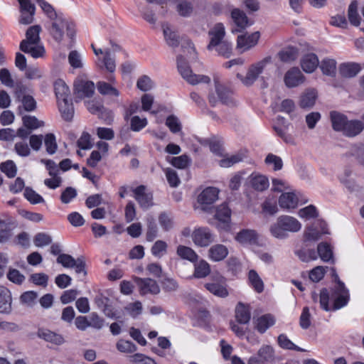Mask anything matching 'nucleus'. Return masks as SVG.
Here are the masks:
<instances>
[{
    "instance_id": "nucleus-15",
    "label": "nucleus",
    "mask_w": 364,
    "mask_h": 364,
    "mask_svg": "<svg viewBox=\"0 0 364 364\" xmlns=\"http://www.w3.org/2000/svg\"><path fill=\"white\" fill-rule=\"evenodd\" d=\"M305 76L296 67L288 70L284 76V82L288 88L296 87L305 82Z\"/></svg>"
},
{
    "instance_id": "nucleus-6",
    "label": "nucleus",
    "mask_w": 364,
    "mask_h": 364,
    "mask_svg": "<svg viewBox=\"0 0 364 364\" xmlns=\"http://www.w3.org/2000/svg\"><path fill=\"white\" fill-rule=\"evenodd\" d=\"M177 65L182 77L191 85H195L199 83L208 84L210 82V78L207 75L193 73L187 62L181 55L177 57Z\"/></svg>"
},
{
    "instance_id": "nucleus-21",
    "label": "nucleus",
    "mask_w": 364,
    "mask_h": 364,
    "mask_svg": "<svg viewBox=\"0 0 364 364\" xmlns=\"http://www.w3.org/2000/svg\"><path fill=\"white\" fill-rule=\"evenodd\" d=\"M276 323L274 316L270 314H264L254 320L255 328L259 333H264Z\"/></svg>"
},
{
    "instance_id": "nucleus-24",
    "label": "nucleus",
    "mask_w": 364,
    "mask_h": 364,
    "mask_svg": "<svg viewBox=\"0 0 364 364\" xmlns=\"http://www.w3.org/2000/svg\"><path fill=\"white\" fill-rule=\"evenodd\" d=\"M248 182L251 187L257 191L266 190L269 185V180L265 176L255 173L249 176Z\"/></svg>"
},
{
    "instance_id": "nucleus-31",
    "label": "nucleus",
    "mask_w": 364,
    "mask_h": 364,
    "mask_svg": "<svg viewBox=\"0 0 364 364\" xmlns=\"http://www.w3.org/2000/svg\"><path fill=\"white\" fill-rule=\"evenodd\" d=\"M228 255V248L221 244L215 245L208 250L209 258L215 262H219L224 259Z\"/></svg>"
},
{
    "instance_id": "nucleus-3",
    "label": "nucleus",
    "mask_w": 364,
    "mask_h": 364,
    "mask_svg": "<svg viewBox=\"0 0 364 364\" xmlns=\"http://www.w3.org/2000/svg\"><path fill=\"white\" fill-rule=\"evenodd\" d=\"M52 21L49 32L53 39L60 43L63 41L65 30L67 31V36L73 38L75 36V31L74 25L72 22L65 18L62 15L55 16L50 19Z\"/></svg>"
},
{
    "instance_id": "nucleus-63",
    "label": "nucleus",
    "mask_w": 364,
    "mask_h": 364,
    "mask_svg": "<svg viewBox=\"0 0 364 364\" xmlns=\"http://www.w3.org/2000/svg\"><path fill=\"white\" fill-rule=\"evenodd\" d=\"M165 174L170 186L177 187L180 184L181 181L175 170L168 168L165 170Z\"/></svg>"
},
{
    "instance_id": "nucleus-33",
    "label": "nucleus",
    "mask_w": 364,
    "mask_h": 364,
    "mask_svg": "<svg viewBox=\"0 0 364 364\" xmlns=\"http://www.w3.org/2000/svg\"><path fill=\"white\" fill-rule=\"evenodd\" d=\"M37 336L46 341L50 342L56 345H60L64 342V339L60 335L57 334L48 329H38Z\"/></svg>"
},
{
    "instance_id": "nucleus-4",
    "label": "nucleus",
    "mask_w": 364,
    "mask_h": 364,
    "mask_svg": "<svg viewBox=\"0 0 364 364\" xmlns=\"http://www.w3.org/2000/svg\"><path fill=\"white\" fill-rule=\"evenodd\" d=\"M92 48L95 54L97 56L96 60V65L100 70H106L107 72L112 74L116 69L115 58L113 54L114 52L120 49L117 45L112 46V49L106 48L102 50L101 48H96L94 45Z\"/></svg>"
},
{
    "instance_id": "nucleus-50",
    "label": "nucleus",
    "mask_w": 364,
    "mask_h": 364,
    "mask_svg": "<svg viewBox=\"0 0 364 364\" xmlns=\"http://www.w3.org/2000/svg\"><path fill=\"white\" fill-rule=\"evenodd\" d=\"M23 195L31 204L44 203L43 198L30 187H26L25 188Z\"/></svg>"
},
{
    "instance_id": "nucleus-23",
    "label": "nucleus",
    "mask_w": 364,
    "mask_h": 364,
    "mask_svg": "<svg viewBox=\"0 0 364 364\" xmlns=\"http://www.w3.org/2000/svg\"><path fill=\"white\" fill-rule=\"evenodd\" d=\"M317 92L315 89H306L300 96L299 106L302 109H310L316 102Z\"/></svg>"
},
{
    "instance_id": "nucleus-14",
    "label": "nucleus",
    "mask_w": 364,
    "mask_h": 364,
    "mask_svg": "<svg viewBox=\"0 0 364 364\" xmlns=\"http://www.w3.org/2000/svg\"><path fill=\"white\" fill-rule=\"evenodd\" d=\"M274 360V351L269 345L262 346L258 350L257 355L250 358L247 364H264Z\"/></svg>"
},
{
    "instance_id": "nucleus-58",
    "label": "nucleus",
    "mask_w": 364,
    "mask_h": 364,
    "mask_svg": "<svg viewBox=\"0 0 364 364\" xmlns=\"http://www.w3.org/2000/svg\"><path fill=\"white\" fill-rule=\"evenodd\" d=\"M68 62L70 66L75 69L82 68L83 63L81 55L77 50H72L68 55Z\"/></svg>"
},
{
    "instance_id": "nucleus-55",
    "label": "nucleus",
    "mask_w": 364,
    "mask_h": 364,
    "mask_svg": "<svg viewBox=\"0 0 364 364\" xmlns=\"http://www.w3.org/2000/svg\"><path fill=\"white\" fill-rule=\"evenodd\" d=\"M278 343L281 348L284 349L294 350L296 351L303 350L301 348L296 346L292 341H291L284 334H281L278 336Z\"/></svg>"
},
{
    "instance_id": "nucleus-47",
    "label": "nucleus",
    "mask_w": 364,
    "mask_h": 364,
    "mask_svg": "<svg viewBox=\"0 0 364 364\" xmlns=\"http://www.w3.org/2000/svg\"><path fill=\"white\" fill-rule=\"evenodd\" d=\"M298 215L305 220L316 218L318 215L317 208L314 205H309L305 208L300 209Z\"/></svg>"
},
{
    "instance_id": "nucleus-40",
    "label": "nucleus",
    "mask_w": 364,
    "mask_h": 364,
    "mask_svg": "<svg viewBox=\"0 0 364 364\" xmlns=\"http://www.w3.org/2000/svg\"><path fill=\"white\" fill-rule=\"evenodd\" d=\"M38 297V294L36 291H27L20 296L19 299L22 305L32 308L36 304Z\"/></svg>"
},
{
    "instance_id": "nucleus-51",
    "label": "nucleus",
    "mask_w": 364,
    "mask_h": 364,
    "mask_svg": "<svg viewBox=\"0 0 364 364\" xmlns=\"http://www.w3.org/2000/svg\"><path fill=\"white\" fill-rule=\"evenodd\" d=\"M249 280L257 292L260 293L263 291V282L255 270L249 272Z\"/></svg>"
},
{
    "instance_id": "nucleus-13",
    "label": "nucleus",
    "mask_w": 364,
    "mask_h": 364,
    "mask_svg": "<svg viewBox=\"0 0 364 364\" xmlns=\"http://www.w3.org/2000/svg\"><path fill=\"white\" fill-rule=\"evenodd\" d=\"M192 240L198 247H208L214 241V236L206 227L196 228L192 232Z\"/></svg>"
},
{
    "instance_id": "nucleus-20",
    "label": "nucleus",
    "mask_w": 364,
    "mask_h": 364,
    "mask_svg": "<svg viewBox=\"0 0 364 364\" xmlns=\"http://www.w3.org/2000/svg\"><path fill=\"white\" fill-rule=\"evenodd\" d=\"M258 233L252 229H242L235 236V240L241 245H255L258 242Z\"/></svg>"
},
{
    "instance_id": "nucleus-42",
    "label": "nucleus",
    "mask_w": 364,
    "mask_h": 364,
    "mask_svg": "<svg viewBox=\"0 0 364 364\" xmlns=\"http://www.w3.org/2000/svg\"><path fill=\"white\" fill-rule=\"evenodd\" d=\"M210 272L209 264L204 259H201L198 263L195 264L193 276L196 278H204Z\"/></svg>"
},
{
    "instance_id": "nucleus-38",
    "label": "nucleus",
    "mask_w": 364,
    "mask_h": 364,
    "mask_svg": "<svg viewBox=\"0 0 364 364\" xmlns=\"http://www.w3.org/2000/svg\"><path fill=\"white\" fill-rule=\"evenodd\" d=\"M176 10L179 16L189 17L193 12V6L189 1L181 0L176 4Z\"/></svg>"
},
{
    "instance_id": "nucleus-37",
    "label": "nucleus",
    "mask_w": 364,
    "mask_h": 364,
    "mask_svg": "<svg viewBox=\"0 0 364 364\" xmlns=\"http://www.w3.org/2000/svg\"><path fill=\"white\" fill-rule=\"evenodd\" d=\"M54 88L58 101L70 99V89L63 80H56L54 85Z\"/></svg>"
},
{
    "instance_id": "nucleus-35",
    "label": "nucleus",
    "mask_w": 364,
    "mask_h": 364,
    "mask_svg": "<svg viewBox=\"0 0 364 364\" xmlns=\"http://www.w3.org/2000/svg\"><path fill=\"white\" fill-rule=\"evenodd\" d=\"M164 38L168 46L171 47H177L179 44V36L175 31L172 29L168 23L162 25Z\"/></svg>"
},
{
    "instance_id": "nucleus-27",
    "label": "nucleus",
    "mask_w": 364,
    "mask_h": 364,
    "mask_svg": "<svg viewBox=\"0 0 364 364\" xmlns=\"http://www.w3.org/2000/svg\"><path fill=\"white\" fill-rule=\"evenodd\" d=\"M318 58L314 53H308L301 60V66L303 70L308 73H313L318 65Z\"/></svg>"
},
{
    "instance_id": "nucleus-62",
    "label": "nucleus",
    "mask_w": 364,
    "mask_h": 364,
    "mask_svg": "<svg viewBox=\"0 0 364 364\" xmlns=\"http://www.w3.org/2000/svg\"><path fill=\"white\" fill-rule=\"evenodd\" d=\"M264 161L267 165H273V169L274 171L281 170L283 167L282 159L273 154H269L265 158Z\"/></svg>"
},
{
    "instance_id": "nucleus-48",
    "label": "nucleus",
    "mask_w": 364,
    "mask_h": 364,
    "mask_svg": "<svg viewBox=\"0 0 364 364\" xmlns=\"http://www.w3.org/2000/svg\"><path fill=\"white\" fill-rule=\"evenodd\" d=\"M0 170L9 178H14L17 173L16 166L11 160L1 163L0 164Z\"/></svg>"
},
{
    "instance_id": "nucleus-45",
    "label": "nucleus",
    "mask_w": 364,
    "mask_h": 364,
    "mask_svg": "<svg viewBox=\"0 0 364 364\" xmlns=\"http://www.w3.org/2000/svg\"><path fill=\"white\" fill-rule=\"evenodd\" d=\"M317 252L323 262H328L333 259V251L326 242H321L318 245Z\"/></svg>"
},
{
    "instance_id": "nucleus-26",
    "label": "nucleus",
    "mask_w": 364,
    "mask_h": 364,
    "mask_svg": "<svg viewBox=\"0 0 364 364\" xmlns=\"http://www.w3.org/2000/svg\"><path fill=\"white\" fill-rule=\"evenodd\" d=\"M364 129L363 122L360 120H348L343 134L348 137L358 135Z\"/></svg>"
},
{
    "instance_id": "nucleus-22",
    "label": "nucleus",
    "mask_w": 364,
    "mask_h": 364,
    "mask_svg": "<svg viewBox=\"0 0 364 364\" xmlns=\"http://www.w3.org/2000/svg\"><path fill=\"white\" fill-rule=\"evenodd\" d=\"M230 17L235 25L239 28L236 31H240L250 25L246 14L239 9L235 8L232 9Z\"/></svg>"
},
{
    "instance_id": "nucleus-16",
    "label": "nucleus",
    "mask_w": 364,
    "mask_h": 364,
    "mask_svg": "<svg viewBox=\"0 0 364 364\" xmlns=\"http://www.w3.org/2000/svg\"><path fill=\"white\" fill-rule=\"evenodd\" d=\"M210 42L207 46L208 50H213L220 43L223 41L225 36V28L222 23H215L208 31Z\"/></svg>"
},
{
    "instance_id": "nucleus-28",
    "label": "nucleus",
    "mask_w": 364,
    "mask_h": 364,
    "mask_svg": "<svg viewBox=\"0 0 364 364\" xmlns=\"http://www.w3.org/2000/svg\"><path fill=\"white\" fill-rule=\"evenodd\" d=\"M299 198L294 193H282L279 198V204L284 209H294L297 207Z\"/></svg>"
},
{
    "instance_id": "nucleus-9",
    "label": "nucleus",
    "mask_w": 364,
    "mask_h": 364,
    "mask_svg": "<svg viewBox=\"0 0 364 364\" xmlns=\"http://www.w3.org/2000/svg\"><path fill=\"white\" fill-rule=\"evenodd\" d=\"M95 85L92 81L78 77L74 82V95L77 99L91 97L95 92Z\"/></svg>"
},
{
    "instance_id": "nucleus-7",
    "label": "nucleus",
    "mask_w": 364,
    "mask_h": 364,
    "mask_svg": "<svg viewBox=\"0 0 364 364\" xmlns=\"http://www.w3.org/2000/svg\"><path fill=\"white\" fill-rule=\"evenodd\" d=\"M333 276L336 282L332 297L333 298V309H339L347 304L349 300L348 290L344 284L339 280L334 269H332Z\"/></svg>"
},
{
    "instance_id": "nucleus-2",
    "label": "nucleus",
    "mask_w": 364,
    "mask_h": 364,
    "mask_svg": "<svg viewBox=\"0 0 364 364\" xmlns=\"http://www.w3.org/2000/svg\"><path fill=\"white\" fill-rule=\"evenodd\" d=\"M301 223L295 218L284 215L277 218L276 222L269 227L271 235L277 239H286L289 233L300 231Z\"/></svg>"
},
{
    "instance_id": "nucleus-5",
    "label": "nucleus",
    "mask_w": 364,
    "mask_h": 364,
    "mask_svg": "<svg viewBox=\"0 0 364 364\" xmlns=\"http://www.w3.org/2000/svg\"><path fill=\"white\" fill-rule=\"evenodd\" d=\"M272 63L270 56L252 64L247 69L245 76L237 73V77L247 87L252 85L257 80L259 75L264 70L265 68Z\"/></svg>"
},
{
    "instance_id": "nucleus-59",
    "label": "nucleus",
    "mask_w": 364,
    "mask_h": 364,
    "mask_svg": "<svg viewBox=\"0 0 364 364\" xmlns=\"http://www.w3.org/2000/svg\"><path fill=\"white\" fill-rule=\"evenodd\" d=\"M218 53L226 58H228L232 54V45L226 41H223L218 43L214 48Z\"/></svg>"
},
{
    "instance_id": "nucleus-17",
    "label": "nucleus",
    "mask_w": 364,
    "mask_h": 364,
    "mask_svg": "<svg viewBox=\"0 0 364 364\" xmlns=\"http://www.w3.org/2000/svg\"><path fill=\"white\" fill-rule=\"evenodd\" d=\"M260 33L258 31L251 34L240 35L237 38V48L241 53L247 51L257 44Z\"/></svg>"
},
{
    "instance_id": "nucleus-44",
    "label": "nucleus",
    "mask_w": 364,
    "mask_h": 364,
    "mask_svg": "<svg viewBox=\"0 0 364 364\" xmlns=\"http://www.w3.org/2000/svg\"><path fill=\"white\" fill-rule=\"evenodd\" d=\"M298 55V50L294 47H288L279 53L280 60L285 63L294 61Z\"/></svg>"
},
{
    "instance_id": "nucleus-46",
    "label": "nucleus",
    "mask_w": 364,
    "mask_h": 364,
    "mask_svg": "<svg viewBox=\"0 0 364 364\" xmlns=\"http://www.w3.org/2000/svg\"><path fill=\"white\" fill-rule=\"evenodd\" d=\"M231 210L226 204L219 205L216 209L215 218L223 223L230 220Z\"/></svg>"
},
{
    "instance_id": "nucleus-64",
    "label": "nucleus",
    "mask_w": 364,
    "mask_h": 364,
    "mask_svg": "<svg viewBox=\"0 0 364 364\" xmlns=\"http://www.w3.org/2000/svg\"><path fill=\"white\" fill-rule=\"evenodd\" d=\"M130 361L135 364H156L152 358L141 353H135L131 355Z\"/></svg>"
},
{
    "instance_id": "nucleus-12",
    "label": "nucleus",
    "mask_w": 364,
    "mask_h": 364,
    "mask_svg": "<svg viewBox=\"0 0 364 364\" xmlns=\"http://www.w3.org/2000/svg\"><path fill=\"white\" fill-rule=\"evenodd\" d=\"M134 197L142 209H148L154 205L153 194L147 191L144 185L132 188Z\"/></svg>"
},
{
    "instance_id": "nucleus-18",
    "label": "nucleus",
    "mask_w": 364,
    "mask_h": 364,
    "mask_svg": "<svg viewBox=\"0 0 364 364\" xmlns=\"http://www.w3.org/2000/svg\"><path fill=\"white\" fill-rule=\"evenodd\" d=\"M289 126V123H288L284 117L278 116L274 122L273 129L277 134L281 137L284 142L287 144H294L293 137L287 133Z\"/></svg>"
},
{
    "instance_id": "nucleus-36",
    "label": "nucleus",
    "mask_w": 364,
    "mask_h": 364,
    "mask_svg": "<svg viewBox=\"0 0 364 364\" xmlns=\"http://www.w3.org/2000/svg\"><path fill=\"white\" fill-rule=\"evenodd\" d=\"M59 110L62 117L66 120L72 119L74 114V109L70 99L58 101Z\"/></svg>"
},
{
    "instance_id": "nucleus-60",
    "label": "nucleus",
    "mask_w": 364,
    "mask_h": 364,
    "mask_svg": "<svg viewBox=\"0 0 364 364\" xmlns=\"http://www.w3.org/2000/svg\"><path fill=\"white\" fill-rule=\"evenodd\" d=\"M296 255L302 262H305L317 259V255L314 250H300L296 251Z\"/></svg>"
},
{
    "instance_id": "nucleus-53",
    "label": "nucleus",
    "mask_w": 364,
    "mask_h": 364,
    "mask_svg": "<svg viewBox=\"0 0 364 364\" xmlns=\"http://www.w3.org/2000/svg\"><path fill=\"white\" fill-rule=\"evenodd\" d=\"M23 125L28 129H36L44 125L43 121L38 120L34 116L26 115L23 117Z\"/></svg>"
},
{
    "instance_id": "nucleus-57",
    "label": "nucleus",
    "mask_w": 364,
    "mask_h": 364,
    "mask_svg": "<svg viewBox=\"0 0 364 364\" xmlns=\"http://www.w3.org/2000/svg\"><path fill=\"white\" fill-rule=\"evenodd\" d=\"M170 162L174 167L183 169L189 165L191 159L186 154H183L179 156L172 157Z\"/></svg>"
},
{
    "instance_id": "nucleus-41",
    "label": "nucleus",
    "mask_w": 364,
    "mask_h": 364,
    "mask_svg": "<svg viewBox=\"0 0 364 364\" xmlns=\"http://www.w3.org/2000/svg\"><path fill=\"white\" fill-rule=\"evenodd\" d=\"M320 68L324 75L334 76L336 72V62L333 59L325 58L321 62Z\"/></svg>"
},
{
    "instance_id": "nucleus-10",
    "label": "nucleus",
    "mask_w": 364,
    "mask_h": 364,
    "mask_svg": "<svg viewBox=\"0 0 364 364\" xmlns=\"http://www.w3.org/2000/svg\"><path fill=\"white\" fill-rule=\"evenodd\" d=\"M205 287L211 294L218 297L225 298L229 294L225 279L220 274L213 276L211 281L205 284Z\"/></svg>"
},
{
    "instance_id": "nucleus-32",
    "label": "nucleus",
    "mask_w": 364,
    "mask_h": 364,
    "mask_svg": "<svg viewBox=\"0 0 364 364\" xmlns=\"http://www.w3.org/2000/svg\"><path fill=\"white\" fill-rule=\"evenodd\" d=\"M330 118L333 129L342 132L348 121L347 117L338 112L332 111L330 112Z\"/></svg>"
},
{
    "instance_id": "nucleus-56",
    "label": "nucleus",
    "mask_w": 364,
    "mask_h": 364,
    "mask_svg": "<svg viewBox=\"0 0 364 364\" xmlns=\"http://www.w3.org/2000/svg\"><path fill=\"white\" fill-rule=\"evenodd\" d=\"M242 160V156L240 154H233L230 156H225L219 162L220 166L224 168H228L232 165L241 161Z\"/></svg>"
},
{
    "instance_id": "nucleus-43",
    "label": "nucleus",
    "mask_w": 364,
    "mask_h": 364,
    "mask_svg": "<svg viewBox=\"0 0 364 364\" xmlns=\"http://www.w3.org/2000/svg\"><path fill=\"white\" fill-rule=\"evenodd\" d=\"M348 17L352 25L355 26L360 25V16L358 13V2L356 1L351 2L349 5L348 9Z\"/></svg>"
},
{
    "instance_id": "nucleus-11",
    "label": "nucleus",
    "mask_w": 364,
    "mask_h": 364,
    "mask_svg": "<svg viewBox=\"0 0 364 364\" xmlns=\"http://www.w3.org/2000/svg\"><path fill=\"white\" fill-rule=\"evenodd\" d=\"M218 193L219 191L218 188L208 187L198 195V202L203 211L209 212L212 209V205L218 198Z\"/></svg>"
},
{
    "instance_id": "nucleus-19",
    "label": "nucleus",
    "mask_w": 364,
    "mask_h": 364,
    "mask_svg": "<svg viewBox=\"0 0 364 364\" xmlns=\"http://www.w3.org/2000/svg\"><path fill=\"white\" fill-rule=\"evenodd\" d=\"M134 280L139 288L140 294L142 295L147 294H158L160 292V287L154 279L136 277Z\"/></svg>"
},
{
    "instance_id": "nucleus-39",
    "label": "nucleus",
    "mask_w": 364,
    "mask_h": 364,
    "mask_svg": "<svg viewBox=\"0 0 364 364\" xmlns=\"http://www.w3.org/2000/svg\"><path fill=\"white\" fill-rule=\"evenodd\" d=\"M177 255L183 259H187L191 262L198 260V256L196 252L189 247L179 245L177 247Z\"/></svg>"
},
{
    "instance_id": "nucleus-30",
    "label": "nucleus",
    "mask_w": 364,
    "mask_h": 364,
    "mask_svg": "<svg viewBox=\"0 0 364 364\" xmlns=\"http://www.w3.org/2000/svg\"><path fill=\"white\" fill-rule=\"evenodd\" d=\"M15 227V224L11 219L0 218V242L4 243L9 240L11 236V230Z\"/></svg>"
},
{
    "instance_id": "nucleus-29",
    "label": "nucleus",
    "mask_w": 364,
    "mask_h": 364,
    "mask_svg": "<svg viewBox=\"0 0 364 364\" xmlns=\"http://www.w3.org/2000/svg\"><path fill=\"white\" fill-rule=\"evenodd\" d=\"M11 294L7 289L0 290V313L9 314L12 311Z\"/></svg>"
},
{
    "instance_id": "nucleus-61",
    "label": "nucleus",
    "mask_w": 364,
    "mask_h": 364,
    "mask_svg": "<svg viewBox=\"0 0 364 364\" xmlns=\"http://www.w3.org/2000/svg\"><path fill=\"white\" fill-rule=\"evenodd\" d=\"M52 242V237L46 233L40 232L38 233L34 239L33 243L36 247H42L50 245Z\"/></svg>"
},
{
    "instance_id": "nucleus-25",
    "label": "nucleus",
    "mask_w": 364,
    "mask_h": 364,
    "mask_svg": "<svg viewBox=\"0 0 364 364\" xmlns=\"http://www.w3.org/2000/svg\"><path fill=\"white\" fill-rule=\"evenodd\" d=\"M251 318L250 307L248 304L238 303L235 307L236 321L241 324H247Z\"/></svg>"
},
{
    "instance_id": "nucleus-54",
    "label": "nucleus",
    "mask_w": 364,
    "mask_h": 364,
    "mask_svg": "<svg viewBox=\"0 0 364 364\" xmlns=\"http://www.w3.org/2000/svg\"><path fill=\"white\" fill-rule=\"evenodd\" d=\"M166 125L168 127L172 133H178L181 132L182 126L178 118L173 115H169L166 119Z\"/></svg>"
},
{
    "instance_id": "nucleus-1",
    "label": "nucleus",
    "mask_w": 364,
    "mask_h": 364,
    "mask_svg": "<svg viewBox=\"0 0 364 364\" xmlns=\"http://www.w3.org/2000/svg\"><path fill=\"white\" fill-rule=\"evenodd\" d=\"M41 31V27L38 25L29 27L26 32V38L19 46L22 52L30 54L33 58H42L45 54V48L41 43L39 36Z\"/></svg>"
},
{
    "instance_id": "nucleus-34",
    "label": "nucleus",
    "mask_w": 364,
    "mask_h": 364,
    "mask_svg": "<svg viewBox=\"0 0 364 364\" xmlns=\"http://www.w3.org/2000/svg\"><path fill=\"white\" fill-rule=\"evenodd\" d=\"M360 65L355 63H345L339 66V73L344 77H353L360 71Z\"/></svg>"
},
{
    "instance_id": "nucleus-49",
    "label": "nucleus",
    "mask_w": 364,
    "mask_h": 364,
    "mask_svg": "<svg viewBox=\"0 0 364 364\" xmlns=\"http://www.w3.org/2000/svg\"><path fill=\"white\" fill-rule=\"evenodd\" d=\"M215 90L219 100L223 104L228 105L231 102V91L220 85H215Z\"/></svg>"
},
{
    "instance_id": "nucleus-8",
    "label": "nucleus",
    "mask_w": 364,
    "mask_h": 364,
    "mask_svg": "<svg viewBox=\"0 0 364 364\" xmlns=\"http://www.w3.org/2000/svg\"><path fill=\"white\" fill-rule=\"evenodd\" d=\"M329 234L327 224L322 220H318L306 228L304 232V241L316 242L323 235Z\"/></svg>"
},
{
    "instance_id": "nucleus-52",
    "label": "nucleus",
    "mask_w": 364,
    "mask_h": 364,
    "mask_svg": "<svg viewBox=\"0 0 364 364\" xmlns=\"http://www.w3.org/2000/svg\"><path fill=\"white\" fill-rule=\"evenodd\" d=\"M44 143L48 154L52 155L56 152L58 145L53 134H47L44 138Z\"/></svg>"
}]
</instances>
